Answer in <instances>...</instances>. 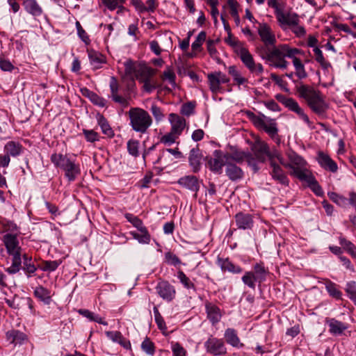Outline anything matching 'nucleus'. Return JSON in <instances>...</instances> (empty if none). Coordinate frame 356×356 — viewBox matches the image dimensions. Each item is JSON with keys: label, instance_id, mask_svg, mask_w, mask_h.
Listing matches in <instances>:
<instances>
[{"label": "nucleus", "instance_id": "1", "mask_svg": "<svg viewBox=\"0 0 356 356\" xmlns=\"http://www.w3.org/2000/svg\"><path fill=\"white\" fill-rule=\"evenodd\" d=\"M299 96L302 98L308 107L316 115L324 116L329 108L325 96L314 88L301 85L297 88Z\"/></svg>", "mask_w": 356, "mask_h": 356}, {"label": "nucleus", "instance_id": "2", "mask_svg": "<svg viewBox=\"0 0 356 356\" xmlns=\"http://www.w3.org/2000/svg\"><path fill=\"white\" fill-rule=\"evenodd\" d=\"M293 54H303V51L300 49L291 47L289 44H282L273 46V48L266 54L265 58L270 62L273 67L284 70L289 65L285 58H291L293 57Z\"/></svg>", "mask_w": 356, "mask_h": 356}, {"label": "nucleus", "instance_id": "3", "mask_svg": "<svg viewBox=\"0 0 356 356\" xmlns=\"http://www.w3.org/2000/svg\"><path fill=\"white\" fill-rule=\"evenodd\" d=\"M50 159L56 168H59L64 172L65 177L69 181H74L81 175L79 163L66 155L54 153L51 155Z\"/></svg>", "mask_w": 356, "mask_h": 356}, {"label": "nucleus", "instance_id": "4", "mask_svg": "<svg viewBox=\"0 0 356 356\" xmlns=\"http://www.w3.org/2000/svg\"><path fill=\"white\" fill-rule=\"evenodd\" d=\"M130 125L132 129L141 134L147 131L152 124V120L147 111L143 108H131L128 112Z\"/></svg>", "mask_w": 356, "mask_h": 356}, {"label": "nucleus", "instance_id": "5", "mask_svg": "<svg viewBox=\"0 0 356 356\" xmlns=\"http://www.w3.org/2000/svg\"><path fill=\"white\" fill-rule=\"evenodd\" d=\"M277 23L282 31L291 30L297 38H303L306 35V30L300 25V17L296 13L288 12L286 15H281Z\"/></svg>", "mask_w": 356, "mask_h": 356}, {"label": "nucleus", "instance_id": "6", "mask_svg": "<svg viewBox=\"0 0 356 356\" xmlns=\"http://www.w3.org/2000/svg\"><path fill=\"white\" fill-rule=\"evenodd\" d=\"M248 118L259 129L265 131L272 138L277 136L278 129L275 120L267 118L262 115L259 116L252 111H246Z\"/></svg>", "mask_w": 356, "mask_h": 356}, {"label": "nucleus", "instance_id": "7", "mask_svg": "<svg viewBox=\"0 0 356 356\" xmlns=\"http://www.w3.org/2000/svg\"><path fill=\"white\" fill-rule=\"evenodd\" d=\"M289 162L284 161L283 166L290 170V175L299 179L309 170L307 169V162L294 152L287 154Z\"/></svg>", "mask_w": 356, "mask_h": 356}, {"label": "nucleus", "instance_id": "8", "mask_svg": "<svg viewBox=\"0 0 356 356\" xmlns=\"http://www.w3.org/2000/svg\"><path fill=\"white\" fill-rule=\"evenodd\" d=\"M209 89L213 94L223 91L221 84L229 82V77L220 71L214 72L207 75Z\"/></svg>", "mask_w": 356, "mask_h": 356}, {"label": "nucleus", "instance_id": "9", "mask_svg": "<svg viewBox=\"0 0 356 356\" xmlns=\"http://www.w3.org/2000/svg\"><path fill=\"white\" fill-rule=\"evenodd\" d=\"M239 57L250 72L256 76H259L264 72V67L261 63H255L252 56L249 51L241 48L238 52Z\"/></svg>", "mask_w": 356, "mask_h": 356}, {"label": "nucleus", "instance_id": "10", "mask_svg": "<svg viewBox=\"0 0 356 356\" xmlns=\"http://www.w3.org/2000/svg\"><path fill=\"white\" fill-rule=\"evenodd\" d=\"M227 163L228 160L225 153L220 149H216L213 156L208 161V165L212 172L220 175L222 172V167H226Z\"/></svg>", "mask_w": 356, "mask_h": 356}, {"label": "nucleus", "instance_id": "11", "mask_svg": "<svg viewBox=\"0 0 356 356\" xmlns=\"http://www.w3.org/2000/svg\"><path fill=\"white\" fill-rule=\"evenodd\" d=\"M257 33L265 46L275 45L277 42L275 34L267 23H259Z\"/></svg>", "mask_w": 356, "mask_h": 356}, {"label": "nucleus", "instance_id": "12", "mask_svg": "<svg viewBox=\"0 0 356 356\" xmlns=\"http://www.w3.org/2000/svg\"><path fill=\"white\" fill-rule=\"evenodd\" d=\"M207 353L213 355H222L226 354L227 348L223 341L211 336L204 343Z\"/></svg>", "mask_w": 356, "mask_h": 356}, {"label": "nucleus", "instance_id": "13", "mask_svg": "<svg viewBox=\"0 0 356 356\" xmlns=\"http://www.w3.org/2000/svg\"><path fill=\"white\" fill-rule=\"evenodd\" d=\"M17 235V233H7L3 236L2 241L9 254L22 253Z\"/></svg>", "mask_w": 356, "mask_h": 356}, {"label": "nucleus", "instance_id": "14", "mask_svg": "<svg viewBox=\"0 0 356 356\" xmlns=\"http://www.w3.org/2000/svg\"><path fill=\"white\" fill-rule=\"evenodd\" d=\"M109 87L111 90V97L112 100L123 107L128 106L129 104V98L118 94L120 86L118 80L115 76L111 77Z\"/></svg>", "mask_w": 356, "mask_h": 356}, {"label": "nucleus", "instance_id": "15", "mask_svg": "<svg viewBox=\"0 0 356 356\" xmlns=\"http://www.w3.org/2000/svg\"><path fill=\"white\" fill-rule=\"evenodd\" d=\"M177 184L182 188L195 193V197H197V193L200 187V181L197 177L194 175H185L178 179Z\"/></svg>", "mask_w": 356, "mask_h": 356}, {"label": "nucleus", "instance_id": "16", "mask_svg": "<svg viewBox=\"0 0 356 356\" xmlns=\"http://www.w3.org/2000/svg\"><path fill=\"white\" fill-rule=\"evenodd\" d=\"M156 289L159 296L168 302L172 300L175 297L176 291L175 287L166 281L159 282Z\"/></svg>", "mask_w": 356, "mask_h": 356}, {"label": "nucleus", "instance_id": "17", "mask_svg": "<svg viewBox=\"0 0 356 356\" xmlns=\"http://www.w3.org/2000/svg\"><path fill=\"white\" fill-rule=\"evenodd\" d=\"M6 339L14 346H22L26 343L28 340V336L20 330L12 329L6 332Z\"/></svg>", "mask_w": 356, "mask_h": 356}, {"label": "nucleus", "instance_id": "18", "mask_svg": "<svg viewBox=\"0 0 356 356\" xmlns=\"http://www.w3.org/2000/svg\"><path fill=\"white\" fill-rule=\"evenodd\" d=\"M216 263L223 272H229L233 274H240L242 273V268L234 264L229 258L218 257Z\"/></svg>", "mask_w": 356, "mask_h": 356}, {"label": "nucleus", "instance_id": "19", "mask_svg": "<svg viewBox=\"0 0 356 356\" xmlns=\"http://www.w3.org/2000/svg\"><path fill=\"white\" fill-rule=\"evenodd\" d=\"M168 120L171 126L170 130L181 136L186 126V120L183 117L172 113L169 115Z\"/></svg>", "mask_w": 356, "mask_h": 356}, {"label": "nucleus", "instance_id": "20", "mask_svg": "<svg viewBox=\"0 0 356 356\" xmlns=\"http://www.w3.org/2000/svg\"><path fill=\"white\" fill-rule=\"evenodd\" d=\"M317 161L319 165L326 170L336 172L338 170L337 163L330 156L323 152L319 151L317 154Z\"/></svg>", "mask_w": 356, "mask_h": 356}, {"label": "nucleus", "instance_id": "21", "mask_svg": "<svg viewBox=\"0 0 356 356\" xmlns=\"http://www.w3.org/2000/svg\"><path fill=\"white\" fill-rule=\"evenodd\" d=\"M298 179L302 181H305L307 186L309 187L317 196H322L323 195L324 193L321 186L310 171L300 177Z\"/></svg>", "mask_w": 356, "mask_h": 356}, {"label": "nucleus", "instance_id": "22", "mask_svg": "<svg viewBox=\"0 0 356 356\" xmlns=\"http://www.w3.org/2000/svg\"><path fill=\"white\" fill-rule=\"evenodd\" d=\"M268 145L263 140H257L252 147V149L257 160L260 162L266 161V156L268 151Z\"/></svg>", "mask_w": 356, "mask_h": 356}, {"label": "nucleus", "instance_id": "23", "mask_svg": "<svg viewBox=\"0 0 356 356\" xmlns=\"http://www.w3.org/2000/svg\"><path fill=\"white\" fill-rule=\"evenodd\" d=\"M235 220L237 227L241 229H250L254 223L252 216L243 212L235 215Z\"/></svg>", "mask_w": 356, "mask_h": 356}, {"label": "nucleus", "instance_id": "24", "mask_svg": "<svg viewBox=\"0 0 356 356\" xmlns=\"http://www.w3.org/2000/svg\"><path fill=\"white\" fill-rule=\"evenodd\" d=\"M270 168V173L273 179L282 185L288 186L289 184V179L280 165L277 163H272Z\"/></svg>", "mask_w": 356, "mask_h": 356}, {"label": "nucleus", "instance_id": "25", "mask_svg": "<svg viewBox=\"0 0 356 356\" xmlns=\"http://www.w3.org/2000/svg\"><path fill=\"white\" fill-rule=\"evenodd\" d=\"M207 317L213 325L218 323L222 317V312L218 307L216 305L207 302L205 305Z\"/></svg>", "mask_w": 356, "mask_h": 356}, {"label": "nucleus", "instance_id": "26", "mask_svg": "<svg viewBox=\"0 0 356 356\" xmlns=\"http://www.w3.org/2000/svg\"><path fill=\"white\" fill-rule=\"evenodd\" d=\"M224 337L226 342L234 348H240L244 346L243 343L241 342L236 330L234 328L226 329L225 331Z\"/></svg>", "mask_w": 356, "mask_h": 356}, {"label": "nucleus", "instance_id": "27", "mask_svg": "<svg viewBox=\"0 0 356 356\" xmlns=\"http://www.w3.org/2000/svg\"><path fill=\"white\" fill-rule=\"evenodd\" d=\"M329 326V331L333 335H340L348 329V325L335 318L326 321Z\"/></svg>", "mask_w": 356, "mask_h": 356}, {"label": "nucleus", "instance_id": "28", "mask_svg": "<svg viewBox=\"0 0 356 356\" xmlns=\"http://www.w3.org/2000/svg\"><path fill=\"white\" fill-rule=\"evenodd\" d=\"M303 54H293V57L291 59L292 60L293 65L295 69V75L299 79H305L307 77L308 74L306 72L305 67L301 60L297 57L298 55H303Z\"/></svg>", "mask_w": 356, "mask_h": 356}, {"label": "nucleus", "instance_id": "29", "mask_svg": "<svg viewBox=\"0 0 356 356\" xmlns=\"http://www.w3.org/2000/svg\"><path fill=\"white\" fill-rule=\"evenodd\" d=\"M230 152L225 153L228 162L235 161L236 163H241L250 156L249 153L235 147H230Z\"/></svg>", "mask_w": 356, "mask_h": 356}, {"label": "nucleus", "instance_id": "30", "mask_svg": "<svg viewBox=\"0 0 356 356\" xmlns=\"http://www.w3.org/2000/svg\"><path fill=\"white\" fill-rule=\"evenodd\" d=\"M106 337L115 343L121 345L124 348L131 349V343L129 340L124 338L120 332L118 331H107L106 332Z\"/></svg>", "mask_w": 356, "mask_h": 356}, {"label": "nucleus", "instance_id": "31", "mask_svg": "<svg viewBox=\"0 0 356 356\" xmlns=\"http://www.w3.org/2000/svg\"><path fill=\"white\" fill-rule=\"evenodd\" d=\"M226 175L232 181H237L242 179L243 177V172L241 168L238 167L232 162H228L225 167Z\"/></svg>", "mask_w": 356, "mask_h": 356}, {"label": "nucleus", "instance_id": "32", "mask_svg": "<svg viewBox=\"0 0 356 356\" xmlns=\"http://www.w3.org/2000/svg\"><path fill=\"white\" fill-rule=\"evenodd\" d=\"M129 234L140 244L147 245L151 241V234L146 227L136 231L129 232Z\"/></svg>", "mask_w": 356, "mask_h": 356}, {"label": "nucleus", "instance_id": "33", "mask_svg": "<svg viewBox=\"0 0 356 356\" xmlns=\"http://www.w3.org/2000/svg\"><path fill=\"white\" fill-rule=\"evenodd\" d=\"M88 58L90 63L94 70L101 68L102 65L106 63L105 57L101 53L95 51H88Z\"/></svg>", "mask_w": 356, "mask_h": 356}, {"label": "nucleus", "instance_id": "34", "mask_svg": "<svg viewBox=\"0 0 356 356\" xmlns=\"http://www.w3.org/2000/svg\"><path fill=\"white\" fill-rule=\"evenodd\" d=\"M155 73L156 71L154 69L145 65V64H138L135 77L141 82L144 80H147V79H151Z\"/></svg>", "mask_w": 356, "mask_h": 356}, {"label": "nucleus", "instance_id": "35", "mask_svg": "<svg viewBox=\"0 0 356 356\" xmlns=\"http://www.w3.org/2000/svg\"><path fill=\"white\" fill-rule=\"evenodd\" d=\"M252 274L257 279V282L261 284L266 281L268 270L266 268L263 262L257 263L253 266Z\"/></svg>", "mask_w": 356, "mask_h": 356}, {"label": "nucleus", "instance_id": "36", "mask_svg": "<svg viewBox=\"0 0 356 356\" xmlns=\"http://www.w3.org/2000/svg\"><path fill=\"white\" fill-rule=\"evenodd\" d=\"M23 6L25 10L33 16H40L42 13V9L36 0H24Z\"/></svg>", "mask_w": 356, "mask_h": 356}, {"label": "nucleus", "instance_id": "37", "mask_svg": "<svg viewBox=\"0 0 356 356\" xmlns=\"http://www.w3.org/2000/svg\"><path fill=\"white\" fill-rule=\"evenodd\" d=\"M228 73L232 76L234 83L238 87L248 83V80L241 75L235 65H231L228 67Z\"/></svg>", "mask_w": 356, "mask_h": 356}, {"label": "nucleus", "instance_id": "38", "mask_svg": "<svg viewBox=\"0 0 356 356\" xmlns=\"http://www.w3.org/2000/svg\"><path fill=\"white\" fill-rule=\"evenodd\" d=\"M188 159L193 171L194 172H198L201 165V155L199 153V150L192 149L190 152Z\"/></svg>", "mask_w": 356, "mask_h": 356}, {"label": "nucleus", "instance_id": "39", "mask_svg": "<svg viewBox=\"0 0 356 356\" xmlns=\"http://www.w3.org/2000/svg\"><path fill=\"white\" fill-rule=\"evenodd\" d=\"M35 296L40 300L44 302L46 304H49L51 300V292L47 289L39 286L34 290Z\"/></svg>", "mask_w": 356, "mask_h": 356}, {"label": "nucleus", "instance_id": "40", "mask_svg": "<svg viewBox=\"0 0 356 356\" xmlns=\"http://www.w3.org/2000/svg\"><path fill=\"white\" fill-rule=\"evenodd\" d=\"M4 150L8 156H16L21 153L22 146L19 143L9 141L6 144Z\"/></svg>", "mask_w": 356, "mask_h": 356}, {"label": "nucleus", "instance_id": "41", "mask_svg": "<svg viewBox=\"0 0 356 356\" xmlns=\"http://www.w3.org/2000/svg\"><path fill=\"white\" fill-rule=\"evenodd\" d=\"M61 260L43 261L39 266V268L44 272L51 273L55 271L61 264Z\"/></svg>", "mask_w": 356, "mask_h": 356}, {"label": "nucleus", "instance_id": "42", "mask_svg": "<svg viewBox=\"0 0 356 356\" xmlns=\"http://www.w3.org/2000/svg\"><path fill=\"white\" fill-rule=\"evenodd\" d=\"M266 156L269 159L270 165H272V163H276L275 160H277L283 166L284 159L281 152L276 148L270 149V147H268V151Z\"/></svg>", "mask_w": 356, "mask_h": 356}, {"label": "nucleus", "instance_id": "43", "mask_svg": "<svg viewBox=\"0 0 356 356\" xmlns=\"http://www.w3.org/2000/svg\"><path fill=\"white\" fill-rule=\"evenodd\" d=\"M24 258V270L28 274V277H30L32 274H34L37 270V267L32 263V258L28 257L26 254L23 255Z\"/></svg>", "mask_w": 356, "mask_h": 356}, {"label": "nucleus", "instance_id": "44", "mask_svg": "<svg viewBox=\"0 0 356 356\" xmlns=\"http://www.w3.org/2000/svg\"><path fill=\"white\" fill-rule=\"evenodd\" d=\"M98 124L100 126L103 134L108 137L113 136V131L108 123L106 119L103 115H99L98 117Z\"/></svg>", "mask_w": 356, "mask_h": 356}, {"label": "nucleus", "instance_id": "45", "mask_svg": "<svg viewBox=\"0 0 356 356\" xmlns=\"http://www.w3.org/2000/svg\"><path fill=\"white\" fill-rule=\"evenodd\" d=\"M242 282L246 286L252 289L256 287L257 279L252 274V271H246L241 277Z\"/></svg>", "mask_w": 356, "mask_h": 356}, {"label": "nucleus", "instance_id": "46", "mask_svg": "<svg viewBox=\"0 0 356 356\" xmlns=\"http://www.w3.org/2000/svg\"><path fill=\"white\" fill-rule=\"evenodd\" d=\"M313 51L316 61L323 68L327 69L331 67V64L325 60L322 51L318 47L314 49Z\"/></svg>", "mask_w": 356, "mask_h": 356}, {"label": "nucleus", "instance_id": "47", "mask_svg": "<svg viewBox=\"0 0 356 356\" xmlns=\"http://www.w3.org/2000/svg\"><path fill=\"white\" fill-rule=\"evenodd\" d=\"M179 136H180L177 134L170 130V132L165 134L161 138L160 141L165 145H170L175 143Z\"/></svg>", "mask_w": 356, "mask_h": 356}, {"label": "nucleus", "instance_id": "48", "mask_svg": "<svg viewBox=\"0 0 356 356\" xmlns=\"http://www.w3.org/2000/svg\"><path fill=\"white\" fill-rule=\"evenodd\" d=\"M124 72L126 75L129 76H136L137 69L138 67V64H136L133 61L128 60H127L124 64Z\"/></svg>", "mask_w": 356, "mask_h": 356}, {"label": "nucleus", "instance_id": "49", "mask_svg": "<svg viewBox=\"0 0 356 356\" xmlns=\"http://www.w3.org/2000/svg\"><path fill=\"white\" fill-rule=\"evenodd\" d=\"M124 217L127 221L131 223L132 225L137 229V230H139L145 227L143 221L136 216H134L131 213H126Z\"/></svg>", "mask_w": 356, "mask_h": 356}, {"label": "nucleus", "instance_id": "50", "mask_svg": "<svg viewBox=\"0 0 356 356\" xmlns=\"http://www.w3.org/2000/svg\"><path fill=\"white\" fill-rule=\"evenodd\" d=\"M139 145L140 143L136 140H129L127 142V150L129 154L134 157H137L139 155Z\"/></svg>", "mask_w": 356, "mask_h": 356}, {"label": "nucleus", "instance_id": "51", "mask_svg": "<svg viewBox=\"0 0 356 356\" xmlns=\"http://www.w3.org/2000/svg\"><path fill=\"white\" fill-rule=\"evenodd\" d=\"M339 242L352 257L356 258V247L350 241L341 237L339 238Z\"/></svg>", "mask_w": 356, "mask_h": 356}, {"label": "nucleus", "instance_id": "52", "mask_svg": "<svg viewBox=\"0 0 356 356\" xmlns=\"http://www.w3.org/2000/svg\"><path fill=\"white\" fill-rule=\"evenodd\" d=\"M171 349L173 356H186V350L178 342H172Z\"/></svg>", "mask_w": 356, "mask_h": 356}, {"label": "nucleus", "instance_id": "53", "mask_svg": "<svg viewBox=\"0 0 356 356\" xmlns=\"http://www.w3.org/2000/svg\"><path fill=\"white\" fill-rule=\"evenodd\" d=\"M346 291L348 297L356 303V282L351 281L347 283Z\"/></svg>", "mask_w": 356, "mask_h": 356}, {"label": "nucleus", "instance_id": "54", "mask_svg": "<svg viewBox=\"0 0 356 356\" xmlns=\"http://www.w3.org/2000/svg\"><path fill=\"white\" fill-rule=\"evenodd\" d=\"M206 40V33L201 31L197 36L195 40L192 43L191 47L193 50L197 51L200 49L203 42Z\"/></svg>", "mask_w": 356, "mask_h": 356}, {"label": "nucleus", "instance_id": "55", "mask_svg": "<svg viewBox=\"0 0 356 356\" xmlns=\"http://www.w3.org/2000/svg\"><path fill=\"white\" fill-rule=\"evenodd\" d=\"M75 25L77 30V34L80 39L86 44H89L90 41V38L86 31L81 26L80 22L79 21H76Z\"/></svg>", "mask_w": 356, "mask_h": 356}, {"label": "nucleus", "instance_id": "56", "mask_svg": "<svg viewBox=\"0 0 356 356\" xmlns=\"http://www.w3.org/2000/svg\"><path fill=\"white\" fill-rule=\"evenodd\" d=\"M177 277L179 278L181 283L184 286L186 289H194V284L191 282L189 278L185 275V273L179 270L177 273Z\"/></svg>", "mask_w": 356, "mask_h": 356}, {"label": "nucleus", "instance_id": "57", "mask_svg": "<svg viewBox=\"0 0 356 356\" xmlns=\"http://www.w3.org/2000/svg\"><path fill=\"white\" fill-rule=\"evenodd\" d=\"M141 348L148 355H153L154 353V343L148 338H146L142 342Z\"/></svg>", "mask_w": 356, "mask_h": 356}, {"label": "nucleus", "instance_id": "58", "mask_svg": "<svg viewBox=\"0 0 356 356\" xmlns=\"http://www.w3.org/2000/svg\"><path fill=\"white\" fill-rule=\"evenodd\" d=\"M268 6L275 9V15L277 22L281 15H286L287 13L284 12L279 6L277 0H268Z\"/></svg>", "mask_w": 356, "mask_h": 356}, {"label": "nucleus", "instance_id": "59", "mask_svg": "<svg viewBox=\"0 0 356 356\" xmlns=\"http://www.w3.org/2000/svg\"><path fill=\"white\" fill-rule=\"evenodd\" d=\"M326 289L331 296L337 299L341 298V292L339 290H338L335 284L332 282L328 283L326 285Z\"/></svg>", "mask_w": 356, "mask_h": 356}, {"label": "nucleus", "instance_id": "60", "mask_svg": "<svg viewBox=\"0 0 356 356\" xmlns=\"http://www.w3.org/2000/svg\"><path fill=\"white\" fill-rule=\"evenodd\" d=\"M175 78L176 76L172 70H168L163 72V79L169 82L172 88H175L177 87Z\"/></svg>", "mask_w": 356, "mask_h": 356}, {"label": "nucleus", "instance_id": "61", "mask_svg": "<svg viewBox=\"0 0 356 356\" xmlns=\"http://www.w3.org/2000/svg\"><path fill=\"white\" fill-rule=\"evenodd\" d=\"M88 96L91 102L101 107L106 106V100L104 98L99 97L97 94L90 92H89Z\"/></svg>", "mask_w": 356, "mask_h": 356}, {"label": "nucleus", "instance_id": "62", "mask_svg": "<svg viewBox=\"0 0 356 356\" xmlns=\"http://www.w3.org/2000/svg\"><path fill=\"white\" fill-rule=\"evenodd\" d=\"M0 68L4 72H11L14 69V65L9 60L0 57Z\"/></svg>", "mask_w": 356, "mask_h": 356}, {"label": "nucleus", "instance_id": "63", "mask_svg": "<svg viewBox=\"0 0 356 356\" xmlns=\"http://www.w3.org/2000/svg\"><path fill=\"white\" fill-rule=\"evenodd\" d=\"M83 133L88 142H95L99 140V136L97 132L93 130L83 129Z\"/></svg>", "mask_w": 356, "mask_h": 356}, {"label": "nucleus", "instance_id": "64", "mask_svg": "<svg viewBox=\"0 0 356 356\" xmlns=\"http://www.w3.org/2000/svg\"><path fill=\"white\" fill-rule=\"evenodd\" d=\"M150 110L156 121L159 122L163 119L164 115L161 109L156 104H152Z\"/></svg>", "mask_w": 356, "mask_h": 356}]
</instances>
